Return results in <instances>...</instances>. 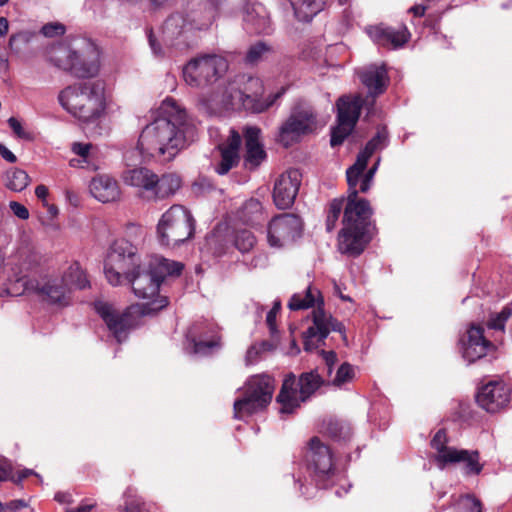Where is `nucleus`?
<instances>
[{
  "label": "nucleus",
  "mask_w": 512,
  "mask_h": 512,
  "mask_svg": "<svg viewBox=\"0 0 512 512\" xmlns=\"http://www.w3.org/2000/svg\"><path fill=\"white\" fill-rule=\"evenodd\" d=\"M182 269L183 265L180 262L165 258H155L147 267L137 266L124 278L131 284L135 296L148 302L132 305L122 314L107 302H95L96 312L119 343L124 341L129 330L138 324V316L151 315L168 305L167 298L159 295L160 284L166 276L180 275Z\"/></svg>",
  "instance_id": "f257e3e1"
},
{
  "label": "nucleus",
  "mask_w": 512,
  "mask_h": 512,
  "mask_svg": "<svg viewBox=\"0 0 512 512\" xmlns=\"http://www.w3.org/2000/svg\"><path fill=\"white\" fill-rule=\"evenodd\" d=\"M196 127L187 112L173 98H166L158 116L142 130L137 149L145 157L172 160L188 142L193 141Z\"/></svg>",
  "instance_id": "f03ea898"
},
{
  "label": "nucleus",
  "mask_w": 512,
  "mask_h": 512,
  "mask_svg": "<svg viewBox=\"0 0 512 512\" xmlns=\"http://www.w3.org/2000/svg\"><path fill=\"white\" fill-rule=\"evenodd\" d=\"M88 285L85 272L78 263H73L62 275H46L40 279H29L21 275L11 292L12 296L31 292L49 304L67 306L70 303L71 291L84 289Z\"/></svg>",
  "instance_id": "7ed1b4c3"
},
{
  "label": "nucleus",
  "mask_w": 512,
  "mask_h": 512,
  "mask_svg": "<svg viewBox=\"0 0 512 512\" xmlns=\"http://www.w3.org/2000/svg\"><path fill=\"white\" fill-rule=\"evenodd\" d=\"M314 305H317V308L312 312L313 324L303 333L305 351H313L325 344V339L331 331L341 334L345 332L344 325L323 309L324 301L317 288L308 286L305 294H294L288 303L291 310L307 309ZM343 339H346L345 335Z\"/></svg>",
  "instance_id": "20e7f679"
},
{
  "label": "nucleus",
  "mask_w": 512,
  "mask_h": 512,
  "mask_svg": "<svg viewBox=\"0 0 512 512\" xmlns=\"http://www.w3.org/2000/svg\"><path fill=\"white\" fill-rule=\"evenodd\" d=\"M60 105L83 122H94L105 112L107 101L105 82L97 79L69 85L58 95Z\"/></svg>",
  "instance_id": "39448f33"
},
{
  "label": "nucleus",
  "mask_w": 512,
  "mask_h": 512,
  "mask_svg": "<svg viewBox=\"0 0 512 512\" xmlns=\"http://www.w3.org/2000/svg\"><path fill=\"white\" fill-rule=\"evenodd\" d=\"M264 86L258 77L238 75L229 82L223 93L222 102L232 109L262 113L269 109L284 93L285 88L262 99Z\"/></svg>",
  "instance_id": "423d86ee"
},
{
  "label": "nucleus",
  "mask_w": 512,
  "mask_h": 512,
  "mask_svg": "<svg viewBox=\"0 0 512 512\" xmlns=\"http://www.w3.org/2000/svg\"><path fill=\"white\" fill-rule=\"evenodd\" d=\"M49 61L56 67L79 79L96 77L100 70L99 53L89 42L83 41L81 49L57 44L48 52Z\"/></svg>",
  "instance_id": "0eeeda50"
},
{
  "label": "nucleus",
  "mask_w": 512,
  "mask_h": 512,
  "mask_svg": "<svg viewBox=\"0 0 512 512\" xmlns=\"http://www.w3.org/2000/svg\"><path fill=\"white\" fill-rule=\"evenodd\" d=\"M318 113L311 103L298 99L290 108L288 117L278 128L276 140L285 148L299 143L302 138L316 133Z\"/></svg>",
  "instance_id": "6e6552de"
},
{
  "label": "nucleus",
  "mask_w": 512,
  "mask_h": 512,
  "mask_svg": "<svg viewBox=\"0 0 512 512\" xmlns=\"http://www.w3.org/2000/svg\"><path fill=\"white\" fill-rule=\"evenodd\" d=\"M323 380L315 371L302 373L298 380L290 373L283 381L276 397L281 414H292L302 403L306 402L322 385Z\"/></svg>",
  "instance_id": "1a4fd4ad"
},
{
  "label": "nucleus",
  "mask_w": 512,
  "mask_h": 512,
  "mask_svg": "<svg viewBox=\"0 0 512 512\" xmlns=\"http://www.w3.org/2000/svg\"><path fill=\"white\" fill-rule=\"evenodd\" d=\"M274 391V380L269 375L252 376L246 383L243 394L234 401V417L244 420L262 411L271 402Z\"/></svg>",
  "instance_id": "9d476101"
},
{
  "label": "nucleus",
  "mask_w": 512,
  "mask_h": 512,
  "mask_svg": "<svg viewBox=\"0 0 512 512\" xmlns=\"http://www.w3.org/2000/svg\"><path fill=\"white\" fill-rule=\"evenodd\" d=\"M228 61L221 55L205 54L191 59L182 70L185 83L204 89L217 82L228 70Z\"/></svg>",
  "instance_id": "9b49d317"
},
{
  "label": "nucleus",
  "mask_w": 512,
  "mask_h": 512,
  "mask_svg": "<svg viewBox=\"0 0 512 512\" xmlns=\"http://www.w3.org/2000/svg\"><path fill=\"white\" fill-rule=\"evenodd\" d=\"M194 232V219L181 205L171 206L160 218L157 237L163 246H177L188 240Z\"/></svg>",
  "instance_id": "f8f14e48"
},
{
  "label": "nucleus",
  "mask_w": 512,
  "mask_h": 512,
  "mask_svg": "<svg viewBox=\"0 0 512 512\" xmlns=\"http://www.w3.org/2000/svg\"><path fill=\"white\" fill-rule=\"evenodd\" d=\"M137 248L125 239L115 240L104 264V273L108 282L119 285L123 276H127L139 266Z\"/></svg>",
  "instance_id": "ddd939ff"
},
{
  "label": "nucleus",
  "mask_w": 512,
  "mask_h": 512,
  "mask_svg": "<svg viewBox=\"0 0 512 512\" xmlns=\"http://www.w3.org/2000/svg\"><path fill=\"white\" fill-rule=\"evenodd\" d=\"M372 106L369 103L366 102ZM364 100L360 95L354 97L342 96L337 101V122L338 125L332 129L330 144L332 147L341 145L345 138L354 129L361 112Z\"/></svg>",
  "instance_id": "4468645a"
},
{
  "label": "nucleus",
  "mask_w": 512,
  "mask_h": 512,
  "mask_svg": "<svg viewBox=\"0 0 512 512\" xmlns=\"http://www.w3.org/2000/svg\"><path fill=\"white\" fill-rule=\"evenodd\" d=\"M302 220L295 214L285 213L274 217L268 225L267 239L271 247H284L300 237Z\"/></svg>",
  "instance_id": "2eb2a0df"
},
{
  "label": "nucleus",
  "mask_w": 512,
  "mask_h": 512,
  "mask_svg": "<svg viewBox=\"0 0 512 512\" xmlns=\"http://www.w3.org/2000/svg\"><path fill=\"white\" fill-rule=\"evenodd\" d=\"M477 403L489 413L506 408L511 399V388L502 380H492L477 393Z\"/></svg>",
  "instance_id": "dca6fc26"
},
{
  "label": "nucleus",
  "mask_w": 512,
  "mask_h": 512,
  "mask_svg": "<svg viewBox=\"0 0 512 512\" xmlns=\"http://www.w3.org/2000/svg\"><path fill=\"white\" fill-rule=\"evenodd\" d=\"M372 208L366 199L358 197V191H352L347 196L343 213V225L369 231Z\"/></svg>",
  "instance_id": "f3484780"
},
{
  "label": "nucleus",
  "mask_w": 512,
  "mask_h": 512,
  "mask_svg": "<svg viewBox=\"0 0 512 512\" xmlns=\"http://www.w3.org/2000/svg\"><path fill=\"white\" fill-rule=\"evenodd\" d=\"M190 29L186 16L182 11L167 17L161 32V40L166 49L184 50L188 47L185 34Z\"/></svg>",
  "instance_id": "a211bd4d"
},
{
  "label": "nucleus",
  "mask_w": 512,
  "mask_h": 512,
  "mask_svg": "<svg viewBox=\"0 0 512 512\" xmlns=\"http://www.w3.org/2000/svg\"><path fill=\"white\" fill-rule=\"evenodd\" d=\"M301 184V173L296 170H288L282 173L275 181L273 200L277 208H290L298 194Z\"/></svg>",
  "instance_id": "6ab92c4d"
},
{
  "label": "nucleus",
  "mask_w": 512,
  "mask_h": 512,
  "mask_svg": "<svg viewBox=\"0 0 512 512\" xmlns=\"http://www.w3.org/2000/svg\"><path fill=\"white\" fill-rule=\"evenodd\" d=\"M495 348L494 344L484 335V328L480 325H471L467 331L466 339L462 340V355L469 363L483 358Z\"/></svg>",
  "instance_id": "aec40b11"
},
{
  "label": "nucleus",
  "mask_w": 512,
  "mask_h": 512,
  "mask_svg": "<svg viewBox=\"0 0 512 512\" xmlns=\"http://www.w3.org/2000/svg\"><path fill=\"white\" fill-rule=\"evenodd\" d=\"M190 29L207 30L215 22L219 11L205 0H186L182 11Z\"/></svg>",
  "instance_id": "412c9836"
},
{
  "label": "nucleus",
  "mask_w": 512,
  "mask_h": 512,
  "mask_svg": "<svg viewBox=\"0 0 512 512\" xmlns=\"http://www.w3.org/2000/svg\"><path fill=\"white\" fill-rule=\"evenodd\" d=\"M306 459L308 467L319 476L328 475L333 469L332 452L318 437L309 441Z\"/></svg>",
  "instance_id": "4be33fe9"
},
{
  "label": "nucleus",
  "mask_w": 512,
  "mask_h": 512,
  "mask_svg": "<svg viewBox=\"0 0 512 512\" xmlns=\"http://www.w3.org/2000/svg\"><path fill=\"white\" fill-rule=\"evenodd\" d=\"M261 130L256 126H247L243 130L245 140L244 165L253 170L259 167L267 158V153L260 141Z\"/></svg>",
  "instance_id": "5701e85b"
},
{
  "label": "nucleus",
  "mask_w": 512,
  "mask_h": 512,
  "mask_svg": "<svg viewBox=\"0 0 512 512\" xmlns=\"http://www.w3.org/2000/svg\"><path fill=\"white\" fill-rule=\"evenodd\" d=\"M370 239L369 231L343 225L338 235V250L348 256H359L364 251Z\"/></svg>",
  "instance_id": "b1692460"
},
{
  "label": "nucleus",
  "mask_w": 512,
  "mask_h": 512,
  "mask_svg": "<svg viewBox=\"0 0 512 512\" xmlns=\"http://www.w3.org/2000/svg\"><path fill=\"white\" fill-rule=\"evenodd\" d=\"M363 85L368 89V96L366 102L369 103L371 97V105L374 103V98L384 93L388 84L387 71L383 65H370L358 72Z\"/></svg>",
  "instance_id": "393cba45"
},
{
  "label": "nucleus",
  "mask_w": 512,
  "mask_h": 512,
  "mask_svg": "<svg viewBox=\"0 0 512 512\" xmlns=\"http://www.w3.org/2000/svg\"><path fill=\"white\" fill-rule=\"evenodd\" d=\"M43 260V256L32 247H21L16 255L10 257L6 263V267L9 269V274L12 279H15V273L18 275H24L29 270L40 265Z\"/></svg>",
  "instance_id": "a878e982"
},
{
  "label": "nucleus",
  "mask_w": 512,
  "mask_h": 512,
  "mask_svg": "<svg viewBox=\"0 0 512 512\" xmlns=\"http://www.w3.org/2000/svg\"><path fill=\"white\" fill-rule=\"evenodd\" d=\"M241 143V135L235 129H231L226 142L218 146L221 152V160L215 166L216 173L225 175L239 163Z\"/></svg>",
  "instance_id": "bb28decb"
},
{
  "label": "nucleus",
  "mask_w": 512,
  "mask_h": 512,
  "mask_svg": "<svg viewBox=\"0 0 512 512\" xmlns=\"http://www.w3.org/2000/svg\"><path fill=\"white\" fill-rule=\"evenodd\" d=\"M89 189L92 196L102 203L117 201L121 195L118 182L107 174L93 177Z\"/></svg>",
  "instance_id": "cd10ccee"
},
{
  "label": "nucleus",
  "mask_w": 512,
  "mask_h": 512,
  "mask_svg": "<svg viewBox=\"0 0 512 512\" xmlns=\"http://www.w3.org/2000/svg\"><path fill=\"white\" fill-rule=\"evenodd\" d=\"M247 30L253 33H268L270 18L266 8L261 3H253L245 9L243 18Z\"/></svg>",
  "instance_id": "c85d7f7f"
},
{
  "label": "nucleus",
  "mask_w": 512,
  "mask_h": 512,
  "mask_svg": "<svg viewBox=\"0 0 512 512\" xmlns=\"http://www.w3.org/2000/svg\"><path fill=\"white\" fill-rule=\"evenodd\" d=\"M122 179L129 186L152 192L157 175L146 167H138L125 170Z\"/></svg>",
  "instance_id": "c756f323"
},
{
  "label": "nucleus",
  "mask_w": 512,
  "mask_h": 512,
  "mask_svg": "<svg viewBox=\"0 0 512 512\" xmlns=\"http://www.w3.org/2000/svg\"><path fill=\"white\" fill-rule=\"evenodd\" d=\"M448 438L445 430L440 429L436 432L431 440V447L436 451L434 454V461L440 469H444L449 465V461H454L456 456L455 447L447 445Z\"/></svg>",
  "instance_id": "7c9ffc66"
},
{
  "label": "nucleus",
  "mask_w": 512,
  "mask_h": 512,
  "mask_svg": "<svg viewBox=\"0 0 512 512\" xmlns=\"http://www.w3.org/2000/svg\"><path fill=\"white\" fill-rule=\"evenodd\" d=\"M348 0H338L340 5H344ZM294 10L295 17L302 22H309L324 10L327 0H290Z\"/></svg>",
  "instance_id": "2f4dec72"
},
{
  "label": "nucleus",
  "mask_w": 512,
  "mask_h": 512,
  "mask_svg": "<svg viewBox=\"0 0 512 512\" xmlns=\"http://www.w3.org/2000/svg\"><path fill=\"white\" fill-rule=\"evenodd\" d=\"M200 326L201 324H196L192 326L186 337L189 342V347L191 348V352L197 355H209L215 349L220 348V337L218 335H213L210 339H199L197 340V336L200 334Z\"/></svg>",
  "instance_id": "473e14b6"
},
{
  "label": "nucleus",
  "mask_w": 512,
  "mask_h": 512,
  "mask_svg": "<svg viewBox=\"0 0 512 512\" xmlns=\"http://www.w3.org/2000/svg\"><path fill=\"white\" fill-rule=\"evenodd\" d=\"M238 218L245 224L258 225L265 219L262 204L259 200L251 198L247 200L238 211Z\"/></svg>",
  "instance_id": "72a5a7b5"
},
{
  "label": "nucleus",
  "mask_w": 512,
  "mask_h": 512,
  "mask_svg": "<svg viewBox=\"0 0 512 512\" xmlns=\"http://www.w3.org/2000/svg\"><path fill=\"white\" fill-rule=\"evenodd\" d=\"M458 454L454 461H449L451 464H462L463 473L465 475H478L483 469V465L479 462V453L476 450L456 449Z\"/></svg>",
  "instance_id": "f704fd0d"
},
{
  "label": "nucleus",
  "mask_w": 512,
  "mask_h": 512,
  "mask_svg": "<svg viewBox=\"0 0 512 512\" xmlns=\"http://www.w3.org/2000/svg\"><path fill=\"white\" fill-rule=\"evenodd\" d=\"M181 187V178L175 173L163 174L161 177L157 176L152 193L157 198H167Z\"/></svg>",
  "instance_id": "c9c22d12"
},
{
  "label": "nucleus",
  "mask_w": 512,
  "mask_h": 512,
  "mask_svg": "<svg viewBox=\"0 0 512 512\" xmlns=\"http://www.w3.org/2000/svg\"><path fill=\"white\" fill-rule=\"evenodd\" d=\"M375 39L381 44L391 43L394 47H399L408 40L407 30L375 28Z\"/></svg>",
  "instance_id": "e433bc0d"
},
{
  "label": "nucleus",
  "mask_w": 512,
  "mask_h": 512,
  "mask_svg": "<svg viewBox=\"0 0 512 512\" xmlns=\"http://www.w3.org/2000/svg\"><path fill=\"white\" fill-rule=\"evenodd\" d=\"M29 180L28 174L18 168L8 170L5 175L6 187L15 192L24 190L28 186Z\"/></svg>",
  "instance_id": "4c0bfd02"
},
{
  "label": "nucleus",
  "mask_w": 512,
  "mask_h": 512,
  "mask_svg": "<svg viewBox=\"0 0 512 512\" xmlns=\"http://www.w3.org/2000/svg\"><path fill=\"white\" fill-rule=\"evenodd\" d=\"M256 244V237L247 229H239L234 232L233 245L241 253L250 252Z\"/></svg>",
  "instance_id": "58836bf2"
},
{
  "label": "nucleus",
  "mask_w": 512,
  "mask_h": 512,
  "mask_svg": "<svg viewBox=\"0 0 512 512\" xmlns=\"http://www.w3.org/2000/svg\"><path fill=\"white\" fill-rule=\"evenodd\" d=\"M21 275L15 273V279H12L9 274V269L5 264V257L0 250V296L7 294L12 296L11 289L16 286L17 278Z\"/></svg>",
  "instance_id": "ea45409f"
},
{
  "label": "nucleus",
  "mask_w": 512,
  "mask_h": 512,
  "mask_svg": "<svg viewBox=\"0 0 512 512\" xmlns=\"http://www.w3.org/2000/svg\"><path fill=\"white\" fill-rule=\"evenodd\" d=\"M325 432L335 440H346L351 435V428L343 421L330 419L325 424Z\"/></svg>",
  "instance_id": "a19ab883"
},
{
  "label": "nucleus",
  "mask_w": 512,
  "mask_h": 512,
  "mask_svg": "<svg viewBox=\"0 0 512 512\" xmlns=\"http://www.w3.org/2000/svg\"><path fill=\"white\" fill-rule=\"evenodd\" d=\"M344 203V198H335L329 203L326 216V230L328 232H331L335 228L342 213Z\"/></svg>",
  "instance_id": "79ce46f5"
},
{
  "label": "nucleus",
  "mask_w": 512,
  "mask_h": 512,
  "mask_svg": "<svg viewBox=\"0 0 512 512\" xmlns=\"http://www.w3.org/2000/svg\"><path fill=\"white\" fill-rule=\"evenodd\" d=\"M206 248L213 255L219 257L225 254L227 249V243L223 238L221 232L213 231L206 237Z\"/></svg>",
  "instance_id": "37998d69"
},
{
  "label": "nucleus",
  "mask_w": 512,
  "mask_h": 512,
  "mask_svg": "<svg viewBox=\"0 0 512 512\" xmlns=\"http://www.w3.org/2000/svg\"><path fill=\"white\" fill-rule=\"evenodd\" d=\"M34 34L29 31H21L12 34L9 39V48L15 53H20L32 40Z\"/></svg>",
  "instance_id": "c03bdc74"
},
{
  "label": "nucleus",
  "mask_w": 512,
  "mask_h": 512,
  "mask_svg": "<svg viewBox=\"0 0 512 512\" xmlns=\"http://www.w3.org/2000/svg\"><path fill=\"white\" fill-rule=\"evenodd\" d=\"M267 52H269V47L264 42L259 41L250 46L245 60L250 64L257 63Z\"/></svg>",
  "instance_id": "a18cd8bd"
},
{
  "label": "nucleus",
  "mask_w": 512,
  "mask_h": 512,
  "mask_svg": "<svg viewBox=\"0 0 512 512\" xmlns=\"http://www.w3.org/2000/svg\"><path fill=\"white\" fill-rule=\"evenodd\" d=\"M354 377L353 367L349 363H343L337 370L333 384L340 386Z\"/></svg>",
  "instance_id": "49530a36"
},
{
  "label": "nucleus",
  "mask_w": 512,
  "mask_h": 512,
  "mask_svg": "<svg viewBox=\"0 0 512 512\" xmlns=\"http://www.w3.org/2000/svg\"><path fill=\"white\" fill-rule=\"evenodd\" d=\"M387 138L388 132L386 128L379 127L376 135L366 144L365 147H367L368 150L375 152V150L383 148L386 145Z\"/></svg>",
  "instance_id": "de8ad7c7"
},
{
  "label": "nucleus",
  "mask_w": 512,
  "mask_h": 512,
  "mask_svg": "<svg viewBox=\"0 0 512 512\" xmlns=\"http://www.w3.org/2000/svg\"><path fill=\"white\" fill-rule=\"evenodd\" d=\"M511 315V311L509 309L504 308L500 313L491 317L488 322V328L498 331H503L505 327V323Z\"/></svg>",
  "instance_id": "09e8293b"
},
{
  "label": "nucleus",
  "mask_w": 512,
  "mask_h": 512,
  "mask_svg": "<svg viewBox=\"0 0 512 512\" xmlns=\"http://www.w3.org/2000/svg\"><path fill=\"white\" fill-rule=\"evenodd\" d=\"M364 171L358 167L351 166L346 171L347 183H348V194L352 191H358L356 189L357 184L362 180Z\"/></svg>",
  "instance_id": "8fccbe9b"
},
{
  "label": "nucleus",
  "mask_w": 512,
  "mask_h": 512,
  "mask_svg": "<svg viewBox=\"0 0 512 512\" xmlns=\"http://www.w3.org/2000/svg\"><path fill=\"white\" fill-rule=\"evenodd\" d=\"M459 505L466 512H482V505L479 499L473 495H465L460 498Z\"/></svg>",
  "instance_id": "3c124183"
},
{
  "label": "nucleus",
  "mask_w": 512,
  "mask_h": 512,
  "mask_svg": "<svg viewBox=\"0 0 512 512\" xmlns=\"http://www.w3.org/2000/svg\"><path fill=\"white\" fill-rule=\"evenodd\" d=\"M378 168V163L374 164L366 173H363V177L360 183L359 191L366 193L372 186L375 173Z\"/></svg>",
  "instance_id": "603ef678"
},
{
  "label": "nucleus",
  "mask_w": 512,
  "mask_h": 512,
  "mask_svg": "<svg viewBox=\"0 0 512 512\" xmlns=\"http://www.w3.org/2000/svg\"><path fill=\"white\" fill-rule=\"evenodd\" d=\"M8 480H13V465L8 459L0 457V483Z\"/></svg>",
  "instance_id": "864d4df0"
},
{
  "label": "nucleus",
  "mask_w": 512,
  "mask_h": 512,
  "mask_svg": "<svg viewBox=\"0 0 512 512\" xmlns=\"http://www.w3.org/2000/svg\"><path fill=\"white\" fill-rule=\"evenodd\" d=\"M41 32L46 37L60 36L65 33V27L60 23H48L42 27Z\"/></svg>",
  "instance_id": "5fc2aeb1"
},
{
  "label": "nucleus",
  "mask_w": 512,
  "mask_h": 512,
  "mask_svg": "<svg viewBox=\"0 0 512 512\" xmlns=\"http://www.w3.org/2000/svg\"><path fill=\"white\" fill-rule=\"evenodd\" d=\"M9 127L13 130V132L21 139L30 140L31 134L24 130L21 122L15 117H10L8 119Z\"/></svg>",
  "instance_id": "6e6d98bb"
},
{
  "label": "nucleus",
  "mask_w": 512,
  "mask_h": 512,
  "mask_svg": "<svg viewBox=\"0 0 512 512\" xmlns=\"http://www.w3.org/2000/svg\"><path fill=\"white\" fill-rule=\"evenodd\" d=\"M266 346H268L267 342H262L259 345H256V344L252 345L247 350L246 357H245L246 363L253 364L254 362H256L258 359V355L260 354L261 351L265 350Z\"/></svg>",
  "instance_id": "4d7b16f0"
},
{
  "label": "nucleus",
  "mask_w": 512,
  "mask_h": 512,
  "mask_svg": "<svg viewBox=\"0 0 512 512\" xmlns=\"http://www.w3.org/2000/svg\"><path fill=\"white\" fill-rule=\"evenodd\" d=\"M281 309L280 301H275L272 309L267 313L266 323L270 329V332L274 334L276 332V315Z\"/></svg>",
  "instance_id": "13d9d810"
},
{
  "label": "nucleus",
  "mask_w": 512,
  "mask_h": 512,
  "mask_svg": "<svg viewBox=\"0 0 512 512\" xmlns=\"http://www.w3.org/2000/svg\"><path fill=\"white\" fill-rule=\"evenodd\" d=\"M373 153L374 152L372 150H368V148L365 147L362 151L359 152L356 162L353 166L365 171L368 161Z\"/></svg>",
  "instance_id": "bf43d9fd"
},
{
  "label": "nucleus",
  "mask_w": 512,
  "mask_h": 512,
  "mask_svg": "<svg viewBox=\"0 0 512 512\" xmlns=\"http://www.w3.org/2000/svg\"><path fill=\"white\" fill-rule=\"evenodd\" d=\"M9 207H10L11 211L13 212V214L15 216H17L18 218H20L22 220H26L29 218L28 209L21 203L16 202V201H11L9 204Z\"/></svg>",
  "instance_id": "052dcab7"
},
{
  "label": "nucleus",
  "mask_w": 512,
  "mask_h": 512,
  "mask_svg": "<svg viewBox=\"0 0 512 512\" xmlns=\"http://www.w3.org/2000/svg\"><path fill=\"white\" fill-rule=\"evenodd\" d=\"M147 37L153 54L156 56H164L165 51L162 49L161 45L155 38L152 30L147 31Z\"/></svg>",
  "instance_id": "680f3d73"
},
{
  "label": "nucleus",
  "mask_w": 512,
  "mask_h": 512,
  "mask_svg": "<svg viewBox=\"0 0 512 512\" xmlns=\"http://www.w3.org/2000/svg\"><path fill=\"white\" fill-rule=\"evenodd\" d=\"M323 359L327 367L328 374H331L334 364L337 361V355L333 351H322Z\"/></svg>",
  "instance_id": "e2e57ef3"
},
{
  "label": "nucleus",
  "mask_w": 512,
  "mask_h": 512,
  "mask_svg": "<svg viewBox=\"0 0 512 512\" xmlns=\"http://www.w3.org/2000/svg\"><path fill=\"white\" fill-rule=\"evenodd\" d=\"M92 147L91 144H83V143H73L72 145V151L83 157L86 158L88 156L89 150Z\"/></svg>",
  "instance_id": "0e129e2a"
},
{
  "label": "nucleus",
  "mask_w": 512,
  "mask_h": 512,
  "mask_svg": "<svg viewBox=\"0 0 512 512\" xmlns=\"http://www.w3.org/2000/svg\"><path fill=\"white\" fill-rule=\"evenodd\" d=\"M27 503L22 499L9 501L4 505V510L7 509L9 511H18L22 508H25Z\"/></svg>",
  "instance_id": "69168bd1"
},
{
  "label": "nucleus",
  "mask_w": 512,
  "mask_h": 512,
  "mask_svg": "<svg viewBox=\"0 0 512 512\" xmlns=\"http://www.w3.org/2000/svg\"><path fill=\"white\" fill-rule=\"evenodd\" d=\"M0 154L9 163H15L17 161L16 156L4 145H0Z\"/></svg>",
  "instance_id": "338daca9"
},
{
  "label": "nucleus",
  "mask_w": 512,
  "mask_h": 512,
  "mask_svg": "<svg viewBox=\"0 0 512 512\" xmlns=\"http://www.w3.org/2000/svg\"><path fill=\"white\" fill-rule=\"evenodd\" d=\"M95 507L94 503H85L75 509H67L65 512H91Z\"/></svg>",
  "instance_id": "774afa93"
}]
</instances>
